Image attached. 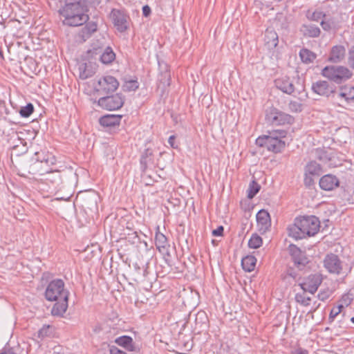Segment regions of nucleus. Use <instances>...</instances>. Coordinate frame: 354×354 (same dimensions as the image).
Listing matches in <instances>:
<instances>
[{
	"label": "nucleus",
	"mask_w": 354,
	"mask_h": 354,
	"mask_svg": "<svg viewBox=\"0 0 354 354\" xmlns=\"http://www.w3.org/2000/svg\"><path fill=\"white\" fill-rule=\"evenodd\" d=\"M348 65L354 69V46L351 48L348 57Z\"/></svg>",
	"instance_id": "8fccbe9b"
},
{
	"label": "nucleus",
	"mask_w": 354,
	"mask_h": 354,
	"mask_svg": "<svg viewBox=\"0 0 354 354\" xmlns=\"http://www.w3.org/2000/svg\"><path fill=\"white\" fill-rule=\"evenodd\" d=\"M256 217L259 231L265 233L271 227V219L269 213L265 209H261L257 212Z\"/></svg>",
	"instance_id": "f3484780"
},
{
	"label": "nucleus",
	"mask_w": 354,
	"mask_h": 354,
	"mask_svg": "<svg viewBox=\"0 0 354 354\" xmlns=\"http://www.w3.org/2000/svg\"><path fill=\"white\" fill-rule=\"evenodd\" d=\"M320 221L315 216L296 217L294 223L288 227L289 236L295 240L313 236L319 230Z\"/></svg>",
	"instance_id": "f257e3e1"
},
{
	"label": "nucleus",
	"mask_w": 354,
	"mask_h": 354,
	"mask_svg": "<svg viewBox=\"0 0 354 354\" xmlns=\"http://www.w3.org/2000/svg\"><path fill=\"white\" fill-rule=\"evenodd\" d=\"M339 185L338 178L332 174H326L322 176L319 180V186L321 189L330 191L333 190L335 187H337Z\"/></svg>",
	"instance_id": "6ab92c4d"
},
{
	"label": "nucleus",
	"mask_w": 354,
	"mask_h": 354,
	"mask_svg": "<svg viewBox=\"0 0 354 354\" xmlns=\"http://www.w3.org/2000/svg\"><path fill=\"white\" fill-rule=\"evenodd\" d=\"M256 143L257 145L266 147L268 151L276 153L281 152L286 147L284 141L272 137L258 138L256 140Z\"/></svg>",
	"instance_id": "9d476101"
},
{
	"label": "nucleus",
	"mask_w": 354,
	"mask_h": 354,
	"mask_svg": "<svg viewBox=\"0 0 354 354\" xmlns=\"http://www.w3.org/2000/svg\"><path fill=\"white\" fill-rule=\"evenodd\" d=\"M53 333V327L50 325H44L43 327L38 331V337L39 338H44L50 336Z\"/></svg>",
	"instance_id": "79ce46f5"
},
{
	"label": "nucleus",
	"mask_w": 354,
	"mask_h": 354,
	"mask_svg": "<svg viewBox=\"0 0 354 354\" xmlns=\"http://www.w3.org/2000/svg\"><path fill=\"white\" fill-rule=\"evenodd\" d=\"M115 342L129 351H138L139 350L135 345L133 339L127 335H123L116 338Z\"/></svg>",
	"instance_id": "4be33fe9"
},
{
	"label": "nucleus",
	"mask_w": 354,
	"mask_h": 354,
	"mask_svg": "<svg viewBox=\"0 0 354 354\" xmlns=\"http://www.w3.org/2000/svg\"><path fill=\"white\" fill-rule=\"evenodd\" d=\"M288 251L294 263V266L299 270H303L308 263V259L305 252H302L300 248L293 244L289 245Z\"/></svg>",
	"instance_id": "ddd939ff"
},
{
	"label": "nucleus",
	"mask_w": 354,
	"mask_h": 354,
	"mask_svg": "<svg viewBox=\"0 0 354 354\" xmlns=\"http://www.w3.org/2000/svg\"><path fill=\"white\" fill-rule=\"evenodd\" d=\"M312 91L322 96L329 97L330 96L335 97V88L326 81L319 80L313 82L311 86Z\"/></svg>",
	"instance_id": "dca6fc26"
},
{
	"label": "nucleus",
	"mask_w": 354,
	"mask_h": 354,
	"mask_svg": "<svg viewBox=\"0 0 354 354\" xmlns=\"http://www.w3.org/2000/svg\"><path fill=\"white\" fill-rule=\"evenodd\" d=\"M305 173L307 175L319 176L322 173V167L315 161H310L305 167Z\"/></svg>",
	"instance_id": "2f4dec72"
},
{
	"label": "nucleus",
	"mask_w": 354,
	"mask_h": 354,
	"mask_svg": "<svg viewBox=\"0 0 354 354\" xmlns=\"http://www.w3.org/2000/svg\"><path fill=\"white\" fill-rule=\"evenodd\" d=\"M122 88L125 92L135 91L139 88V83L138 82L137 79L127 80L125 78Z\"/></svg>",
	"instance_id": "f704fd0d"
},
{
	"label": "nucleus",
	"mask_w": 354,
	"mask_h": 354,
	"mask_svg": "<svg viewBox=\"0 0 354 354\" xmlns=\"http://www.w3.org/2000/svg\"><path fill=\"white\" fill-rule=\"evenodd\" d=\"M332 294V291L329 288L320 290L317 295V297L319 300L324 301L328 299Z\"/></svg>",
	"instance_id": "a18cd8bd"
},
{
	"label": "nucleus",
	"mask_w": 354,
	"mask_h": 354,
	"mask_svg": "<svg viewBox=\"0 0 354 354\" xmlns=\"http://www.w3.org/2000/svg\"><path fill=\"white\" fill-rule=\"evenodd\" d=\"M34 111V106L31 103H28L25 106L20 109L19 114L23 118H28Z\"/></svg>",
	"instance_id": "a19ab883"
},
{
	"label": "nucleus",
	"mask_w": 354,
	"mask_h": 354,
	"mask_svg": "<svg viewBox=\"0 0 354 354\" xmlns=\"http://www.w3.org/2000/svg\"><path fill=\"white\" fill-rule=\"evenodd\" d=\"M323 281L322 274L316 273L310 274L304 281L299 283V286L304 290V292H308L314 294L317 292L318 288L322 284Z\"/></svg>",
	"instance_id": "9b49d317"
},
{
	"label": "nucleus",
	"mask_w": 354,
	"mask_h": 354,
	"mask_svg": "<svg viewBox=\"0 0 354 354\" xmlns=\"http://www.w3.org/2000/svg\"><path fill=\"white\" fill-rule=\"evenodd\" d=\"M308 17L312 21H318L320 19L322 20L324 18H326V15L322 11H315L310 16H308Z\"/></svg>",
	"instance_id": "de8ad7c7"
},
{
	"label": "nucleus",
	"mask_w": 354,
	"mask_h": 354,
	"mask_svg": "<svg viewBox=\"0 0 354 354\" xmlns=\"http://www.w3.org/2000/svg\"><path fill=\"white\" fill-rule=\"evenodd\" d=\"M315 153L316 157L323 162H326L330 159L329 155L324 149H317Z\"/></svg>",
	"instance_id": "37998d69"
},
{
	"label": "nucleus",
	"mask_w": 354,
	"mask_h": 354,
	"mask_svg": "<svg viewBox=\"0 0 354 354\" xmlns=\"http://www.w3.org/2000/svg\"><path fill=\"white\" fill-rule=\"evenodd\" d=\"M321 74L330 81L338 84L345 82L353 75L352 72L347 67L337 65L325 66Z\"/></svg>",
	"instance_id": "7ed1b4c3"
},
{
	"label": "nucleus",
	"mask_w": 354,
	"mask_h": 354,
	"mask_svg": "<svg viewBox=\"0 0 354 354\" xmlns=\"http://www.w3.org/2000/svg\"><path fill=\"white\" fill-rule=\"evenodd\" d=\"M289 109L292 112L301 111V104L295 101H290L288 104Z\"/></svg>",
	"instance_id": "09e8293b"
},
{
	"label": "nucleus",
	"mask_w": 354,
	"mask_h": 354,
	"mask_svg": "<svg viewBox=\"0 0 354 354\" xmlns=\"http://www.w3.org/2000/svg\"><path fill=\"white\" fill-rule=\"evenodd\" d=\"M122 116L119 115H106L99 120L100 124L106 127L119 126Z\"/></svg>",
	"instance_id": "5701e85b"
},
{
	"label": "nucleus",
	"mask_w": 354,
	"mask_h": 354,
	"mask_svg": "<svg viewBox=\"0 0 354 354\" xmlns=\"http://www.w3.org/2000/svg\"><path fill=\"white\" fill-rule=\"evenodd\" d=\"M151 12V8L148 5H145L142 7V15L145 17H148Z\"/></svg>",
	"instance_id": "4d7b16f0"
},
{
	"label": "nucleus",
	"mask_w": 354,
	"mask_h": 354,
	"mask_svg": "<svg viewBox=\"0 0 354 354\" xmlns=\"http://www.w3.org/2000/svg\"><path fill=\"white\" fill-rule=\"evenodd\" d=\"M110 354H127L124 351L120 350L114 346H111L109 348Z\"/></svg>",
	"instance_id": "5fc2aeb1"
},
{
	"label": "nucleus",
	"mask_w": 354,
	"mask_h": 354,
	"mask_svg": "<svg viewBox=\"0 0 354 354\" xmlns=\"http://www.w3.org/2000/svg\"><path fill=\"white\" fill-rule=\"evenodd\" d=\"M207 320V317L205 312H198L196 316V324H201V327L203 324H206V321Z\"/></svg>",
	"instance_id": "49530a36"
},
{
	"label": "nucleus",
	"mask_w": 354,
	"mask_h": 354,
	"mask_svg": "<svg viewBox=\"0 0 354 354\" xmlns=\"http://www.w3.org/2000/svg\"><path fill=\"white\" fill-rule=\"evenodd\" d=\"M279 43L277 33L272 28H267L264 33V45L268 50L275 48Z\"/></svg>",
	"instance_id": "aec40b11"
},
{
	"label": "nucleus",
	"mask_w": 354,
	"mask_h": 354,
	"mask_svg": "<svg viewBox=\"0 0 354 354\" xmlns=\"http://www.w3.org/2000/svg\"><path fill=\"white\" fill-rule=\"evenodd\" d=\"M119 86V82L115 77L111 75L100 77L95 86V91L101 95L113 93Z\"/></svg>",
	"instance_id": "1a4fd4ad"
},
{
	"label": "nucleus",
	"mask_w": 354,
	"mask_h": 354,
	"mask_svg": "<svg viewBox=\"0 0 354 354\" xmlns=\"http://www.w3.org/2000/svg\"><path fill=\"white\" fill-rule=\"evenodd\" d=\"M301 32L306 37H317L320 35V29L314 24H303L300 28Z\"/></svg>",
	"instance_id": "393cba45"
},
{
	"label": "nucleus",
	"mask_w": 354,
	"mask_h": 354,
	"mask_svg": "<svg viewBox=\"0 0 354 354\" xmlns=\"http://www.w3.org/2000/svg\"><path fill=\"white\" fill-rule=\"evenodd\" d=\"M84 1L89 5L95 6L99 5L100 3V0H84Z\"/></svg>",
	"instance_id": "bf43d9fd"
},
{
	"label": "nucleus",
	"mask_w": 354,
	"mask_h": 354,
	"mask_svg": "<svg viewBox=\"0 0 354 354\" xmlns=\"http://www.w3.org/2000/svg\"><path fill=\"white\" fill-rule=\"evenodd\" d=\"M110 18L118 32H124L129 29L130 18L124 10L113 8Z\"/></svg>",
	"instance_id": "0eeeda50"
},
{
	"label": "nucleus",
	"mask_w": 354,
	"mask_h": 354,
	"mask_svg": "<svg viewBox=\"0 0 354 354\" xmlns=\"http://www.w3.org/2000/svg\"><path fill=\"white\" fill-rule=\"evenodd\" d=\"M283 18H284V17H283V16L282 15H277V16L276 17V18L274 19V24H275V26H276L277 27H278V26H279V21H281V20L282 19H283Z\"/></svg>",
	"instance_id": "052dcab7"
},
{
	"label": "nucleus",
	"mask_w": 354,
	"mask_h": 354,
	"mask_svg": "<svg viewBox=\"0 0 354 354\" xmlns=\"http://www.w3.org/2000/svg\"><path fill=\"white\" fill-rule=\"evenodd\" d=\"M153 162V151L148 148L142 153L140 158V165L143 171H145L149 165Z\"/></svg>",
	"instance_id": "7c9ffc66"
},
{
	"label": "nucleus",
	"mask_w": 354,
	"mask_h": 354,
	"mask_svg": "<svg viewBox=\"0 0 354 354\" xmlns=\"http://www.w3.org/2000/svg\"><path fill=\"white\" fill-rule=\"evenodd\" d=\"M53 354H64L63 353H61V352H58V351H54L53 352Z\"/></svg>",
	"instance_id": "0e129e2a"
},
{
	"label": "nucleus",
	"mask_w": 354,
	"mask_h": 354,
	"mask_svg": "<svg viewBox=\"0 0 354 354\" xmlns=\"http://www.w3.org/2000/svg\"><path fill=\"white\" fill-rule=\"evenodd\" d=\"M351 321L353 324H354V317H353L351 319Z\"/></svg>",
	"instance_id": "338daca9"
},
{
	"label": "nucleus",
	"mask_w": 354,
	"mask_h": 354,
	"mask_svg": "<svg viewBox=\"0 0 354 354\" xmlns=\"http://www.w3.org/2000/svg\"><path fill=\"white\" fill-rule=\"evenodd\" d=\"M224 227L222 225L218 226L216 229L212 231V235L214 236H223Z\"/></svg>",
	"instance_id": "864d4df0"
},
{
	"label": "nucleus",
	"mask_w": 354,
	"mask_h": 354,
	"mask_svg": "<svg viewBox=\"0 0 354 354\" xmlns=\"http://www.w3.org/2000/svg\"><path fill=\"white\" fill-rule=\"evenodd\" d=\"M0 354H17L15 353V351H14V348H11V347H5L2 351L0 353Z\"/></svg>",
	"instance_id": "13d9d810"
},
{
	"label": "nucleus",
	"mask_w": 354,
	"mask_h": 354,
	"mask_svg": "<svg viewBox=\"0 0 354 354\" xmlns=\"http://www.w3.org/2000/svg\"><path fill=\"white\" fill-rule=\"evenodd\" d=\"M257 263V259L252 255H248L241 260L243 269L246 272H252L254 270Z\"/></svg>",
	"instance_id": "c756f323"
},
{
	"label": "nucleus",
	"mask_w": 354,
	"mask_h": 354,
	"mask_svg": "<svg viewBox=\"0 0 354 354\" xmlns=\"http://www.w3.org/2000/svg\"><path fill=\"white\" fill-rule=\"evenodd\" d=\"M124 103V96L122 93H116L100 97L97 104L102 109L108 111L120 109Z\"/></svg>",
	"instance_id": "6e6552de"
},
{
	"label": "nucleus",
	"mask_w": 354,
	"mask_h": 354,
	"mask_svg": "<svg viewBox=\"0 0 354 354\" xmlns=\"http://www.w3.org/2000/svg\"><path fill=\"white\" fill-rule=\"evenodd\" d=\"M42 177V180L55 189L57 188L62 183L61 172L58 170L48 169V171Z\"/></svg>",
	"instance_id": "a211bd4d"
},
{
	"label": "nucleus",
	"mask_w": 354,
	"mask_h": 354,
	"mask_svg": "<svg viewBox=\"0 0 354 354\" xmlns=\"http://www.w3.org/2000/svg\"><path fill=\"white\" fill-rule=\"evenodd\" d=\"M335 95L338 99L348 102L350 100H354V86L341 87L340 92L335 93Z\"/></svg>",
	"instance_id": "cd10ccee"
},
{
	"label": "nucleus",
	"mask_w": 354,
	"mask_h": 354,
	"mask_svg": "<svg viewBox=\"0 0 354 354\" xmlns=\"http://www.w3.org/2000/svg\"><path fill=\"white\" fill-rule=\"evenodd\" d=\"M299 57L303 63L308 64L313 63L316 59L317 55L313 51L307 48H302L299 51Z\"/></svg>",
	"instance_id": "473e14b6"
},
{
	"label": "nucleus",
	"mask_w": 354,
	"mask_h": 354,
	"mask_svg": "<svg viewBox=\"0 0 354 354\" xmlns=\"http://www.w3.org/2000/svg\"><path fill=\"white\" fill-rule=\"evenodd\" d=\"M59 12L64 17L63 24L68 26H82L89 19L85 13V6L80 0H67Z\"/></svg>",
	"instance_id": "f03ea898"
},
{
	"label": "nucleus",
	"mask_w": 354,
	"mask_h": 354,
	"mask_svg": "<svg viewBox=\"0 0 354 354\" xmlns=\"http://www.w3.org/2000/svg\"><path fill=\"white\" fill-rule=\"evenodd\" d=\"M260 185L254 180L250 184L248 191V198H252L259 192Z\"/></svg>",
	"instance_id": "58836bf2"
},
{
	"label": "nucleus",
	"mask_w": 354,
	"mask_h": 354,
	"mask_svg": "<svg viewBox=\"0 0 354 354\" xmlns=\"http://www.w3.org/2000/svg\"><path fill=\"white\" fill-rule=\"evenodd\" d=\"M0 56H1V57L3 56V53L1 49H0Z\"/></svg>",
	"instance_id": "774afa93"
},
{
	"label": "nucleus",
	"mask_w": 354,
	"mask_h": 354,
	"mask_svg": "<svg viewBox=\"0 0 354 354\" xmlns=\"http://www.w3.org/2000/svg\"><path fill=\"white\" fill-rule=\"evenodd\" d=\"M68 299H61L54 304L51 313L54 316H63L68 308Z\"/></svg>",
	"instance_id": "a878e982"
},
{
	"label": "nucleus",
	"mask_w": 354,
	"mask_h": 354,
	"mask_svg": "<svg viewBox=\"0 0 354 354\" xmlns=\"http://www.w3.org/2000/svg\"><path fill=\"white\" fill-rule=\"evenodd\" d=\"M345 55V48L342 46H335L333 47L330 56L329 60L333 63L339 62L343 59Z\"/></svg>",
	"instance_id": "bb28decb"
},
{
	"label": "nucleus",
	"mask_w": 354,
	"mask_h": 354,
	"mask_svg": "<svg viewBox=\"0 0 354 354\" xmlns=\"http://www.w3.org/2000/svg\"><path fill=\"white\" fill-rule=\"evenodd\" d=\"M35 161L30 165L28 173L32 175H38L43 176L48 169V160L40 157V153L36 152L35 153Z\"/></svg>",
	"instance_id": "2eb2a0df"
},
{
	"label": "nucleus",
	"mask_w": 354,
	"mask_h": 354,
	"mask_svg": "<svg viewBox=\"0 0 354 354\" xmlns=\"http://www.w3.org/2000/svg\"><path fill=\"white\" fill-rule=\"evenodd\" d=\"M77 198L81 203L82 207L85 210L88 209L92 212H97L98 211V196L95 192H84L80 194Z\"/></svg>",
	"instance_id": "f8f14e48"
},
{
	"label": "nucleus",
	"mask_w": 354,
	"mask_h": 354,
	"mask_svg": "<svg viewBox=\"0 0 354 354\" xmlns=\"http://www.w3.org/2000/svg\"><path fill=\"white\" fill-rule=\"evenodd\" d=\"M291 354H308V351L301 347L293 349Z\"/></svg>",
	"instance_id": "6e6d98bb"
},
{
	"label": "nucleus",
	"mask_w": 354,
	"mask_h": 354,
	"mask_svg": "<svg viewBox=\"0 0 354 354\" xmlns=\"http://www.w3.org/2000/svg\"><path fill=\"white\" fill-rule=\"evenodd\" d=\"M295 301L304 306H308L310 305L311 299L310 297H306L305 293H297L295 295Z\"/></svg>",
	"instance_id": "4c0bfd02"
},
{
	"label": "nucleus",
	"mask_w": 354,
	"mask_h": 354,
	"mask_svg": "<svg viewBox=\"0 0 354 354\" xmlns=\"http://www.w3.org/2000/svg\"><path fill=\"white\" fill-rule=\"evenodd\" d=\"M174 140H175V136H169V139H168V142H169V144L172 147H174Z\"/></svg>",
	"instance_id": "680f3d73"
},
{
	"label": "nucleus",
	"mask_w": 354,
	"mask_h": 354,
	"mask_svg": "<svg viewBox=\"0 0 354 354\" xmlns=\"http://www.w3.org/2000/svg\"><path fill=\"white\" fill-rule=\"evenodd\" d=\"M262 243L261 237L257 234H254L248 241V245L251 248L257 249L261 246Z\"/></svg>",
	"instance_id": "c9c22d12"
},
{
	"label": "nucleus",
	"mask_w": 354,
	"mask_h": 354,
	"mask_svg": "<svg viewBox=\"0 0 354 354\" xmlns=\"http://www.w3.org/2000/svg\"><path fill=\"white\" fill-rule=\"evenodd\" d=\"M286 134H287V132L286 131H284V130H274V131H268V135H264V136H259V138L272 137V138H276L281 140V138L286 137Z\"/></svg>",
	"instance_id": "ea45409f"
},
{
	"label": "nucleus",
	"mask_w": 354,
	"mask_h": 354,
	"mask_svg": "<svg viewBox=\"0 0 354 354\" xmlns=\"http://www.w3.org/2000/svg\"><path fill=\"white\" fill-rule=\"evenodd\" d=\"M314 176L307 175L305 173L304 183L306 186L310 187L314 183L313 177Z\"/></svg>",
	"instance_id": "603ef678"
},
{
	"label": "nucleus",
	"mask_w": 354,
	"mask_h": 354,
	"mask_svg": "<svg viewBox=\"0 0 354 354\" xmlns=\"http://www.w3.org/2000/svg\"><path fill=\"white\" fill-rule=\"evenodd\" d=\"M100 59L103 64H109L115 59V54L111 47H106L100 55Z\"/></svg>",
	"instance_id": "72a5a7b5"
},
{
	"label": "nucleus",
	"mask_w": 354,
	"mask_h": 354,
	"mask_svg": "<svg viewBox=\"0 0 354 354\" xmlns=\"http://www.w3.org/2000/svg\"><path fill=\"white\" fill-rule=\"evenodd\" d=\"M274 82L277 88L288 95L296 96V94L300 95L305 90L304 83L299 79L294 80L283 77L277 79Z\"/></svg>",
	"instance_id": "20e7f679"
},
{
	"label": "nucleus",
	"mask_w": 354,
	"mask_h": 354,
	"mask_svg": "<svg viewBox=\"0 0 354 354\" xmlns=\"http://www.w3.org/2000/svg\"><path fill=\"white\" fill-rule=\"evenodd\" d=\"M91 75H89L88 73H86V70H84L83 72L80 73V76L86 79L88 78Z\"/></svg>",
	"instance_id": "e2e57ef3"
},
{
	"label": "nucleus",
	"mask_w": 354,
	"mask_h": 354,
	"mask_svg": "<svg viewBox=\"0 0 354 354\" xmlns=\"http://www.w3.org/2000/svg\"><path fill=\"white\" fill-rule=\"evenodd\" d=\"M157 230L158 231L155 235V243L157 249L161 251L162 250H165L169 245L166 236L159 232V227H158Z\"/></svg>",
	"instance_id": "c85d7f7f"
},
{
	"label": "nucleus",
	"mask_w": 354,
	"mask_h": 354,
	"mask_svg": "<svg viewBox=\"0 0 354 354\" xmlns=\"http://www.w3.org/2000/svg\"><path fill=\"white\" fill-rule=\"evenodd\" d=\"M97 30V24L95 22H88L78 32V37L81 41H85L91 35Z\"/></svg>",
	"instance_id": "412c9836"
},
{
	"label": "nucleus",
	"mask_w": 354,
	"mask_h": 354,
	"mask_svg": "<svg viewBox=\"0 0 354 354\" xmlns=\"http://www.w3.org/2000/svg\"><path fill=\"white\" fill-rule=\"evenodd\" d=\"M266 120L271 125L278 126L291 124L293 122L294 118L288 113L271 107L266 110Z\"/></svg>",
	"instance_id": "423d86ee"
},
{
	"label": "nucleus",
	"mask_w": 354,
	"mask_h": 354,
	"mask_svg": "<svg viewBox=\"0 0 354 354\" xmlns=\"http://www.w3.org/2000/svg\"><path fill=\"white\" fill-rule=\"evenodd\" d=\"M320 25L322 28L326 31H330L333 29H335L336 27L335 22L331 18L322 19L320 22Z\"/></svg>",
	"instance_id": "e433bc0d"
},
{
	"label": "nucleus",
	"mask_w": 354,
	"mask_h": 354,
	"mask_svg": "<svg viewBox=\"0 0 354 354\" xmlns=\"http://www.w3.org/2000/svg\"><path fill=\"white\" fill-rule=\"evenodd\" d=\"M286 27H287L286 25H283V24L281 25V28H286Z\"/></svg>",
	"instance_id": "69168bd1"
},
{
	"label": "nucleus",
	"mask_w": 354,
	"mask_h": 354,
	"mask_svg": "<svg viewBox=\"0 0 354 354\" xmlns=\"http://www.w3.org/2000/svg\"><path fill=\"white\" fill-rule=\"evenodd\" d=\"M324 268L332 274H340L343 268V263L337 254L330 253L324 259Z\"/></svg>",
	"instance_id": "4468645a"
},
{
	"label": "nucleus",
	"mask_w": 354,
	"mask_h": 354,
	"mask_svg": "<svg viewBox=\"0 0 354 354\" xmlns=\"http://www.w3.org/2000/svg\"><path fill=\"white\" fill-rule=\"evenodd\" d=\"M298 273L297 271H295L293 268H289L287 270V272H286V277H292L293 279H297V277H298Z\"/></svg>",
	"instance_id": "3c124183"
},
{
	"label": "nucleus",
	"mask_w": 354,
	"mask_h": 354,
	"mask_svg": "<svg viewBox=\"0 0 354 354\" xmlns=\"http://www.w3.org/2000/svg\"><path fill=\"white\" fill-rule=\"evenodd\" d=\"M342 308H344V306L341 304L331 309L328 317L330 322H333L334 319L342 312Z\"/></svg>",
	"instance_id": "c03bdc74"
},
{
	"label": "nucleus",
	"mask_w": 354,
	"mask_h": 354,
	"mask_svg": "<svg viewBox=\"0 0 354 354\" xmlns=\"http://www.w3.org/2000/svg\"><path fill=\"white\" fill-rule=\"evenodd\" d=\"M159 68L160 70V73L158 78V81L164 86H169L171 82V75L168 68V65L166 63L159 62Z\"/></svg>",
	"instance_id": "b1692460"
},
{
	"label": "nucleus",
	"mask_w": 354,
	"mask_h": 354,
	"mask_svg": "<svg viewBox=\"0 0 354 354\" xmlns=\"http://www.w3.org/2000/svg\"><path fill=\"white\" fill-rule=\"evenodd\" d=\"M69 292L64 288V282L62 279L51 281L45 291V297L48 301H58L68 299Z\"/></svg>",
	"instance_id": "39448f33"
}]
</instances>
